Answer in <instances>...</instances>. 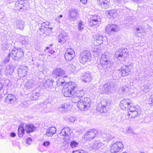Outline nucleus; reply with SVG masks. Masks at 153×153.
<instances>
[{"mask_svg": "<svg viewBox=\"0 0 153 153\" xmlns=\"http://www.w3.org/2000/svg\"><path fill=\"white\" fill-rule=\"evenodd\" d=\"M68 77L67 76H64L62 78L58 79L57 81V85L58 86H62V92L64 95L66 97H74V98H78L80 99L84 95V92L82 90L78 91L76 90L77 88V84L74 82L69 81L65 83L64 80H62L65 78Z\"/></svg>", "mask_w": 153, "mask_h": 153, "instance_id": "1", "label": "nucleus"}, {"mask_svg": "<svg viewBox=\"0 0 153 153\" xmlns=\"http://www.w3.org/2000/svg\"><path fill=\"white\" fill-rule=\"evenodd\" d=\"M140 114L138 107L136 105H132L129 108L126 116L128 118L134 119Z\"/></svg>", "mask_w": 153, "mask_h": 153, "instance_id": "2", "label": "nucleus"}, {"mask_svg": "<svg viewBox=\"0 0 153 153\" xmlns=\"http://www.w3.org/2000/svg\"><path fill=\"white\" fill-rule=\"evenodd\" d=\"M78 102L77 107L81 111H84L87 109L90 106L91 104L89 99L87 97H85L82 101L78 100L75 102Z\"/></svg>", "mask_w": 153, "mask_h": 153, "instance_id": "3", "label": "nucleus"}, {"mask_svg": "<svg viewBox=\"0 0 153 153\" xmlns=\"http://www.w3.org/2000/svg\"><path fill=\"white\" fill-rule=\"evenodd\" d=\"M91 57V53L89 51L85 50L80 54L79 60L80 63L84 64L90 60Z\"/></svg>", "mask_w": 153, "mask_h": 153, "instance_id": "4", "label": "nucleus"}, {"mask_svg": "<svg viewBox=\"0 0 153 153\" xmlns=\"http://www.w3.org/2000/svg\"><path fill=\"white\" fill-rule=\"evenodd\" d=\"M123 143L121 142H117L112 144L110 147V150L111 153H117L121 151L123 148Z\"/></svg>", "mask_w": 153, "mask_h": 153, "instance_id": "5", "label": "nucleus"}, {"mask_svg": "<svg viewBox=\"0 0 153 153\" xmlns=\"http://www.w3.org/2000/svg\"><path fill=\"white\" fill-rule=\"evenodd\" d=\"M133 68V66L131 65H127L126 66L125 68L121 67L120 69L118 70V73L122 76L126 77L130 74Z\"/></svg>", "mask_w": 153, "mask_h": 153, "instance_id": "6", "label": "nucleus"}, {"mask_svg": "<svg viewBox=\"0 0 153 153\" xmlns=\"http://www.w3.org/2000/svg\"><path fill=\"white\" fill-rule=\"evenodd\" d=\"M50 22L48 21L45 22L42 24L40 31L43 33L48 35L49 34L51 30L52 29V27H50Z\"/></svg>", "mask_w": 153, "mask_h": 153, "instance_id": "7", "label": "nucleus"}, {"mask_svg": "<svg viewBox=\"0 0 153 153\" xmlns=\"http://www.w3.org/2000/svg\"><path fill=\"white\" fill-rule=\"evenodd\" d=\"M98 132L95 129H91L86 132L84 135V140H91L94 138L97 134Z\"/></svg>", "mask_w": 153, "mask_h": 153, "instance_id": "8", "label": "nucleus"}, {"mask_svg": "<svg viewBox=\"0 0 153 153\" xmlns=\"http://www.w3.org/2000/svg\"><path fill=\"white\" fill-rule=\"evenodd\" d=\"M75 55L74 50L71 48H68L65 53L64 56L66 60L70 61L74 58Z\"/></svg>", "mask_w": 153, "mask_h": 153, "instance_id": "9", "label": "nucleus"}, {"mask_svg": "<svg viewBox=\"0 0 153 153\" xmlns=\"http://www.w3.org/2000/svg\"><path fill=\"white\" fill-rule=\"evenodd\" d=\"M116 57L119 58H126L128 56V52L126 48L119 49L115 53Z\"/></svg>", "mask_w": 153, "mask_h": 153, "instance_id": "10", "label": "nucleus"}, {"mask_svg": "<svg viewBox=\"0 0 153 153\" xmlns=\"http://www.w3.org/2000/svg\"><path fill=\"white\" fill-rule=\"evenodd\" d=\"M18 50L16 49L12 50L11 53H9L8 56L5 59V62H8L10 61V56H11L14 59L18 60L19 56V53H18Z\"/></svg>", "mask_w": 153, "mask_h": 153, "instance_id": "11", "label": "nucleus"}, {"mask_svg": "<svg viewBox=\"0 0 153 153\" xmlns=\"http://www.w3.org/2000/svg\"><path fill=\"white\" fill-rule=\"evenodd\" d=\"M100 22L98 16L96 15H92L90 18L89 24L90 26H94L98 25Z\"/></svg>", "mask_w": 153, "mask_h": 153, "instance_id": "12", "label": "nucleus"}, {"mask_svg": "<svg viewBox=\"0 0 153 153\" xmlns=\"http://www.w3.org/2000/svg\"><path fill=\"white\" fill-rule=\"evenodd\" d=\"M132 103L131 101L128 99H125L122 100L120 102V108L123 110L127 109L129 106Z\"/></svg>", "mask_w": 153, "mask_h": 153, "instance_id": "13", "label": "nucleus"}, {"mask_svg": "<svg viewBox=\"0 0 153 153\" xmlns=\"http://www.w3.org/2000/svg\"><path fill=\"white\" fill-rule=\"evenodd\" d=\"M119 27L116 25L112 24L108 25L105 27V30L107 33L110 32H116L119 30Z\"/></svg>", "mask_w": 153, "mask_h": 153, "instance_id": "14", "label": "nucleus"}, {"mask_svg": "<svg viewBox=\"0 0 153 153\" xmlns=\"http://www.w3.org/2000/svg\"><path fill=\"white\" fill-rule=\"evenodd\" d=\"M65 74V71L61 68H56L53 71L52 73L53 75L56 77L62 76Z\"/></svg>", "mask_w": 153, "mask_h": 153, "instance_id": "15", "label": "nucleus"}, {"mask_svg": "<svg viewBox=\"0 0 153 153\" xmlns=\"http://www.w3.org/2000/svg\"><path fill=\"white\" fill-rule=\"evenodd\" d=\"M103 37L99 35H96L94 37V42L96 46H99L103 43Z\"/></svg>", "mask_w": 153, "mask_h": 153, "instance_id": "16", "label": "nucleus"}, {"mask_svg": "<svg viewBox=\"0 0 153 153\" xmlns=\"http://www.w3.org/2000/svg\"><path fill=\"white\" fill-rule=\"evenodd\" d=\"M71 129L69 127H65L62 130L60 133V136L61 137H65L71 134Z\"/></svg>", "mask_w": 153, "mask_h": 153, "instance_id": "17", "label": "nucleus"}, {"mask_svg": "<svg viewBox=\"0 0 153 153\" xmlns=\"http://www.w3.org/2000/svg\"><path fill=\"white\" fill-rule=\"evenodd\" d=\"M100 62V65L102 67L108 65L110 62L107 58V56L106 55H103L102 56Z\"/></svg>", "mask_w": 153, "mask_h": 153, "instance_id": "18", "label": "nucleus"}, {"mask_svg": "<svg viewBox=\"0 0 153 153\" xmlns=\"http://www.w3.org/2000/svg\"><path fill=\"white\" fill-rule=\"evenodd\" d=\"M16 100V98L13 95L9 94L6 97L5 101L8 103H13Z\"/></svg>", "mask_w": 153, "mask_h": 153, "instance_id": "19", "label": "nucleus"}, {"mask_svg": "<svg viewBox=\"0 0 153 153\" xmlns=\"http://www.w3.org/2000/svg\"><path fill=\"white\" fill-rule=\"evenodd\" d=\"M116 11L114 10H108L106 13V16L109 19L115 18L116 17Z\"/></svg>", "mask_w": 153, "mask_h": 153, "instance_id": "20", "label": "nucleus"}, {"mask_svg": "<svg viewBox=\"0 0 153 153\" xmlns=\"http://www.w3.org/2000/svg\"><path fill=\"white\" fill-rule=\"evenodd\" d=\"M56 132V129L54 127H51L49 128L47 130L46 135L50 137L54 134Z\"/></svg>", "mask_w": 153, "mask_h": 153, "instance_id": "21", "label": "nucleus"}, {"mask_svg": "<svg viewBox=\"0 0 153 153\" xmlns=\"http://www.w3.org/2000/svg\"><path fill=\"white\" fill-rule=\"evenodd\" d=\"M25 130L27 133H30L34 131L35 128L32 125L28 124L25 126Z\"/></svg>", "mask_w": 153, "mask_h": 153, "instance_id": "22", "label": "nucleus"}, {"mask_svg": "<svg viewBox=\"0 0 153 153\" xmlns=\"http://www.w3.org/2000/svg\"><path fill=\"white\" fill-rule=\"evenodd\" d=\"M91 75L89 74H86L82 76V81L85 82L91 81Z\"/></svg>", "mask_w": 153, "mask_h": 153, "instance_id": "23", "label": "nucleus"}, {"mask_svg": "<svg viewBox=\"0 0 153 153\" xmlns=\"http://www.w3.org/2000/svg\"><path fill=\"white\" fill-rule=\"evenodd\" d=\"M103 144L100 141H95L92 145L93 148L98 149L102 147Z\"/></svg>", "mask_w": 153, "mask_h": 153, "instance_id": "24", "label": "nucleus"}, {"mask_svg": "<svg viewBox=\"0 0 153 153\" xmlns=\"http://www.w3.org/2000/svg\"><path fill=\"white\" fill-rule=\"evenodd\" d=\"M70 108V106L67 104H62L59 109L62 112H66Z\"/></svg>", "mask_w": 153, "mask_h": 153, "instance_id": "25", "label": "nucleus"}, {"mask_svg": "<svg viewBox=\"0 0 153 153\" xmlns=\"http://www.w3.org/2000/svg\"><path fill=\"white\" fill-rule=\"evenodd\" d=\"M58 39L59 42L64 43L67 40V38L66 36H63L62 35H59L58 36Z\"/></svg>", "mask_w": 153, "mask_h": 153, "instance_id": "26", "label": "nucleus"}, {"mask_svg": "<svg viewBox=\"0 0 153 153\" xmlns=\"http://www.w3.org/2000/svg\"><path fill=\"white\" fill-rule=\"evenodd\" d=\"M100 5L102 6L107 5L109 3V0H97Z\"/></svg>", "mask_w": 153, "mask_h": 153, "instance_id": "27", "label": "nucleus"}, {"mask_svg": "<svg viewBox=\"0 0 153 153\" xmlns=\"http://www.w3.org/2000/svg\"><path fill=\"white\" fill-rule=\"evenodd\" d=\"M78 28L79 30H81L84 29V25L83 22L82 21H80L78 25Z\"/></svg>", "mask_w": 153, "mask_h": 153, "instance_id": "28", "label": "nucleus"}, {"mask_svg": "<svg viewBox=\"0 0 153 153\" xmlns=\"http://www.w3.org/2000/svg\"><path fill=\"white\" fill-rule=\"evenodd\" d=\"M78 143L75 141H72L71 142L70 145L71 147L74 148L76 147L78 145Z\"/></svg>", "mask_w": 153, "mask_h": 153, "instance_id": "29", "label": "nucleus"}, {"mask_svg": "<svg viewBox=\"0 0 153 153\" xmlns=\"http://www.w3.org/2000/svg\"><path fill=\"white\" fill-rule=\"evenodd\" d=\"M24 127V125L23 124H21L20 126V131L21 132V134L22 135H24L25 133V130Z\"/></svg>", "mask_w": 153, "mask_h": 153, "instance_id": "30", "label": "nucleus"}, {"mask_svg": "<svg viewBox=\"0 0 153 153\" xmlns=\"http://www.w3.org/2000/svg\"><path fill=\"white\" fill-rule=\"evenodd\" d=\"M85 152L84 150L82 149H78L77 150L73 151L72 153H84Z\"/></svg>", "mask_w": 153, "mask_h": 153, "instance_id": "31", "label": "nucleus"}, {"mask_svg": "<svg viewBox=\"0 0 153 153\" xmlns=\"http://www.w3.org/2000/svg\"><path fill=\"white\" fill-rule=\"evenodd\" d=\"M50 142L48 141H44L43 143V146L45 147L48 146L50 145Z\"/></svg>", "mask_w": 153, "mask_h": 153, "instance_id": "32", "label": "nucleus"}, {"mask_svg": "<svg viewBox=\"0 0 153 153\" xmlns=\"http://www.w3.org/2000/svg\"><path fill=\"white\" fill-rule=\"evenodd\" d=\"M32 99L33 100H36L38 99V96L37 94H33L32 96Z\"/></svg>", "mask_w": 153, "mask_h": 153, "instance_id": "33", "label": "nucleus"}, {"mask_svg": "<svg viewBox=\"0 0 153 153\" xmlns=\"http://www.w3.org/2000/svg\"><path fill=\"white\" fill-rule=\"evenodd\" d=\"M32 139L30 138H28L26 140V143L27 144H30L31 142H32Z\"/></svg>", "mask_w": 153, "mask_h": 153, "instance_id": "34", "label": "nucleus"}, {"mask_svg": "<svg viewBox=\"0 0 153 153\" xmlns=\"http://www.w3.org/2000/svg\"><path fill=\"white\" fill-rule=\"evenodd\" d=\"M55 52L53 48H52L51 49H50L48 51V53L51 54H53Z\"/></svg>", "mask_w": 153, "mask_h": 153, "instance_id": "35", "label": "nucleus"}, {"mask_svg": "<svg viewBox=\"0 0 153 153\" xmlns=\"http://www.w3.org/2000/svg\"><path fill=\"white\" fill-rule=\"evenodd\" d=\"M103 108L101 107L97 108V110L98 111H99L101 112H102L103 111Z\"/></svg>", "mask_w": 153, "mask_h": 153, "instance_id": "36", "label": "nucleus"}, {"mask_svg": "<svg viewBox=\"0 0 153 153\" xmlns=\"http://www.w3.org/2000/svg\"><path fill=\"white\" fill-rule=\"evenodd\" d=\"M80 2L83 4H86L87 3V0H80Z\"/></svg>", "mask_w": 153, "mask_h": 153, "instance_id": "37", "label": "nucleus"}, {"mask_svg": "<svg viewBox=\"0 0 153 153\" xmlns=\"http://www.w3.org/2000/svg\"><path fill=\"white\" fill-rule=\"evenodd\" d=\"M78 11L77 10H74L72 11L71 12V14H73L74 13H75L76 14H78Z\"/></svg>", "mask_w": 153, "mask_h": 153, "instance_id": "38", "label": "nucleus"}, {"mask_svg": "<svg viewBox=\"0 0 153 153\" xmlns=\"http://www.w3.org/2000/svg\"><path fill=\"white\" fill-rule=\"evenodd\" d=\"M10 136L11 137H14L16 136V134L14 132H12L10 134Z\"/></svg>", "mask_w": 153, "mask_h": 153, "instance_id": "39", "label": "nucleus"}, {"mask_svg": "<svg viewBox=\"0 0 153 153\" xmlns=\"http://www.w3.org/2000/svg\"><path fill=\"white\" fill-rule=\"evenodd\" d=\"M3 87V84L2 83H0V91L2 88Z\"/></svg>", "mask_w": 153, "mask_h": 153, "instance_id": "40", "label": "nucleus"}, {"mask_svg": "<svg viewBox=\"0 0 153 153\" xmlns=\"http://www.w3.org/2000/svg\"><path fill=\"white\" fill-rule=\"evenodd\" d=\"M19 4V2L18 1H17L16 3V6H18V4Z\"/></svg>", "mask_w": 153, "mask_h": 153, "instance_id": "41", "label": "nucleus"}, {"mask_svg": "<svg viewBox=\"0 0 153 153\" xmlns=\"http://www.w3.org/2000/svg\"><path fill=\"white\" fill-rule=\"evenodd\" d=\"M18 134L19 136V126L18 127Z\"/></svg>", "mask_w": 153, "mask_h": 153, "instance_id": "42", "label": "nucleus"}, {"mask_svg": "<svg viewBox=\"0 0 153 153\" xmlns=\"http://www.w3.org/2000/svg\"><path fill=\"white\" fill-rule=\"evenodd\" d=\"M62 15H60L58 17V19H59L61 18H62Z\"/></svg>", "mask_w": 153, "mask_h": 153, "instance_id": "43", "label": "nucleus"}, {"mask_svg": "<svg viewBox=\"0 0 153 153\" xmlns=\"http://www.w3.org/2000/svg\"><path fill=\"white\" fill-rule=\"evenodd\" d=\"M50 47H47L46 48V49H50Z\"/></svg>", "mask_w": 153, "mask_h": 153, "instance_id": "44", "label": "nucleus"}, {"mask_svg": "<svg viewBox=\"0 0 153 153\" xmlns=\"http://www.w3.org/2000/svg\"><path fill=\"white\" fill-rule=\"evenodd\" d=\"M53 45V44H50V46H52Z\"/></svg>", "mask_w": 153, "mask_h": 153, "instance_id": "45", "label": "nucleus"}, {"mask_svg": "<svg viewBox=\"0 0 153 153\" xmlns=\"http://www.w3.org/2000/svg\"><path fill=\"white\" fill-rule=\"evenodd\" d=\"M23 7H26L25 5H23Z\"/></svg>", "mask_w": 153, "mask_h": 153, "instance_id": "46", "label": "nucleus"}, {"mask_svg": "<svg viewBox=\"0 0 153 153\" xmlns=\"http://www.w3.org/2000/svg\"><path fill=\"white\" fill-rule=\"evenodd\" d=\"M140 153H144L143 152H141Z\"/></svg>", "mask_w": 153, "mask_h": 153, "instance_id": "47", "label": "nucleus"}, {"mask_svg": "<svg viewBox=\"0 0 153 153\" xmlns=\"http://www.w3.org/2000/svg\"><path fill=\"white\" fill-rule=\"evenodd\" d=\"M22 8V7H21L20 8V9H21Z\"/></svg>", "mask_w": 153, "mask_h": 153, "instance_id": "48", "label": "nucleus"}]
</instances>
